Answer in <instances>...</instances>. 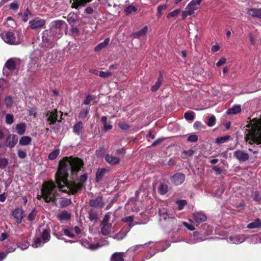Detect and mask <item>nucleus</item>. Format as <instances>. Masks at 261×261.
<instances>
[{"label": "nucleus", "instance_id": "1", "mask_svg": "<svg viewBox=\"0 0 261 261\" xmlns=\"http://www.w3.org/2000/svg\"><path fill=\"white\" fill-rule=\"evenodd\" d=\"M84 162L77 157L65 156L59 161L57 171L55 173L56 184L60 190L69 195H75L82 190L84 184L87 181L88 175L83 174L79 178V182L68 179L69 172H71V178H76L79 172L84 168Z\"/></svg>", "mask_w": 261, "mask_h": 261}, {"label": "nucleus", "instance_id": "2", "mask_svg": "<svg viewBox=\"0 0 261 261\" xmlns=\"http://www.w3.org/2000/svg\"><path fill=\"white\" fill-rule=\"evenodd\" d=\"M246 127L249 128L246 129L247 133L245 136L246 142L252 144H261V117L259 119L253 118L250 120Z\"/></svg>", "mask_w": 261, "mask_h": 261}, {"label": "nucleus", "instance_id": "3", "mask_svg": "<svg viewBox=\"0 0 261 261\" xmlns=\"http://www.w3.org/2000/svg\"><path fill=\"white\" fill-rule=\"evenodd\" d=\"M56 186L58 185L53 180L45 181L42 184L41 195H38L37 199L40 200L42 198L46 203L53 202L54 203H56L57 199L54 190L56 189Z\"/></svg>", "mask_w": 261, "mask_h": 261}, {"label": "nucleus", "instance_id": "4", "mask_svg": "<svg viewBox=\"0 0 261 261\" xmlns=\"http://www.w3.org/2000/svg\"><path fill=\"white\" fill-rule=\"evenodd\" d=\"M66 23L63 20H56L52 21L50 24V30L52 35L56 38H60L63 35V28Z\"/></svg>", "mask_w": 261, "mask_h": 261}, {"label": "nucleus", "instance_id": "5", "mask_svg": "<svg viewBox=\"0 0 261 261\" xmlns=\"http://www.w3.org/2000/svg\"><path fill=\"white\" fill-rule=\"evenodd\" d=\"M202 0H192L187 6L185 11L182 13V18L185 19L188 15L193 14L198 9Z\"/></svg>", "mask_w": 261, "mask_h": 261}, {"label": "nucleus", "instance_id": "6", "mask_svg": "<svg viewBox=\"0 0 261 261\" xmlns=\"http://www.w3.org/2000/svg\"><path fill=\"white\" fill-rule=\"evenodd\" d=\"M42 44H44L46 48H51L53 47L54 42L58 39L52 35L51 31L45 30L42 32Z\"/></svg>", "mask_w": 261, "mask_h": 261}, {"label": "nucleus", "instance_id": "7", "mask_svg": "<svg viewBox=\"0 0 261 261\" xmlns=\"http://www.w3.org/2000/svg\"><path fill=\"white\" fill-rule=\"evenodd\" d=\"M3 40L11 45H17L20 43L19 39H16L15 34L13 32L8 31L2 35Z\"/></svg>", "mask_w": 261, "mask_h": 261}, {"label": "nucleus", "instance_id": "8", "mask_svg": "<svg viewBox=\"0 0 261 261\" xmlns=\"http://www.w3.org/2000/svg\"><path fill=\"white\" fill-rule=\"evenodd\" d=\"M233 157L240 163H243L249 160V155L244 150H237L233 152Z\"/></svg>", "mask_w": 261, "mask_h": 261}, {"label": "nucleus", "instance_id": "9", "mask_svg": "<svg viewBox=\"0 0 261 261\" xmlns=\"http://www.w3.org/2000/svg\"><path fill=\"white\" fill-rule=\"evenodd\" d=\"M46 23L44 19L36 18L30 20L29 24L30 28L33 30H38L43 28Z\"/></svg>", "mask_w": 261, "mask_h": 261}, {"label": "nucleus", "instance_id": "10", "mask_svg": "<svg viewBox=\"0 0 261 261\" xmlns=\"http://www.w3.org/2000/svg\"><path fill=\"white\" fill-rule=\"evenodd\" d=\"M89 205L92 207H103L105 202L101 196L96 197L94 199L89 200Z\"/></svg>", "mask_w": 261, "mask_h": 261}, {"label": "nucleus", "instance_id": "11", "mask_svg": "<svg viewBox=\"0 0 261 261\" xmlns=\"http://www.w3.org/2000/svg\"><path fill=\"white\" fill-rule=\"evenodd\" d=\"M92 0H69L71 4V7L75 9H79L85 7L87 3H90Z\"/></svg>", "mask_w": 261, "mask_h": 261}, {"label": "nucleus", "instance_id": "12", "mask_svg": "<svg viewBox=\"0 0 261 261\" xmlns=\"http://www.w3.org/2000/svg\"><path fill=\"white\" fill-rule=\"evenodd\" d=\"M46 117L47 118V121L49 123V124H54L57 121H58V110L55 109L51 111H49L46 114Z\"/></svg>", "mask_w": 261, "mask_h": 261}, {"label": "nucleus", "instance_id": "13", "mask_svg": "<svg viewBox=\"0 0 261 261\" xmlns=\"http://www.w3.org/2000/svg\"><path fill=\"white\" fill-rule=\"evenodd\" d=\"M186 176L184 173H176L171 177V182L175 185L183 184L185 180Z\"/></svg>", "mask_w": 261, "mask_h": 261}, {"label": "nucleus", "instance_id": "14", "mask_svg": "<svg viewBox=\"0 0 261 261\" xmlns=\"http://www.w3.org/2000/svg\"><path fill=\"white\" fill-rule=\"evenodd\" d=\"M12 216L16 219V222L20 224L24 218V211L19 207L16 208L12 212Z\"/></svg>", "mask_w": 261, "mask_h": 261}, {"label": "nucleus", "instance_id": "15", "mask_svg": "<svg viewBox=\"0 0 261 261\" xmlns=\"http://www.w3.org/2000/svg\"><path fill=\"white\" fill-rule=\"evenodd\" d=\"M17 142H18V137L15 135H10L7 138L6 145L10 148H13Z\"/></svg>", "mask_w": 261, "mask_h": 261}, {"label": "nucleus", "instance_id": "16", "mask_svg": "<svg viewBox=\"0 0 261 261\" xmlns=\"http://www.w3.org/2000/svg\"><path fill=\"white\" fill-rule=\"evenodd\" d=\"M24 64L23 60L19 58H11L8 60L5 65H19Z\"/></svg>", "mask_w": 261, "mask_h": 261}, {"label": "nucleus", "instance_id": "17", "mask_svg": "<svg viewBox=\"0 0 261 261\" xmlns=\"http://www.w3.org/2000/svg\"><path fill=\"white\" fill-rule=\"evenodd\" d=\"M83 128L84 125L82 121H78L74 126H73V132L77 136H81Z\"/></svg>", "mask_w": 261, "mask_h": 261}, {"label": "nucleus", "instance_id": "18", "mask_svg": "<svg viewBox=\"0 0 261 261\" xmlns=\"http://www.w3.org/2000/svg\"><path fill=\"white\" fill-rule=\"evenodd\" d=\"M105 160L108 164L112 166L116 165L120 162L119 158L114 157L109 154H107L106 155Z\"/></svg>", "mask_w": 261, "mask_h": 261}, {"label": "nucleus", "instance_id": "19", "mask_svg": "<svg viewBox=\"0 0 261 261\" xmlns=\"http://www.w3.org/2000/svg\"><path fill=\"white\" fill-rule=\"evenodd\" d=\"M163 81V74L162 72L160 71L158 81H156L155 84L151 87V90L153 92L157 91L159 90L160 86L162 85Z\"/></svg>", "mask_w": 261, "mask_h": 261}, {"label": "nucleus", "instance_id": "20", "mask_svg": "<svg viewBox=\"0 0 261 261\" xmlns=\"http://www.w3.org/2000/svg\"><path fill=\"white\" fill-rule=\"evenodd\" d=\"M247 13L251 16L261 19V8H249L247 9Z\"/></svg>", "mask_w": 261, "mask_h": 261}, {"label": "nucleus", "instance_id": "21", "mask_svg": "<svg viewBox=\"0 0 261 261\" xmlns=\"http://www.w3.org/2000/svg\"><path fill=\"white\" fill-rule=\"evenodd\" d=\"M194 221L197 223H200L206 220V217L204 213L201 212L194 213L193 214Z\"/></svg>", "mask_w": 261, "mask_h": 261}, {"label": "nucleus", "instance_id": "22", "mask_svg": "<svg viewBox=\"0 0 261 261\" xmlns=\"http://www.w3.org/2000/svg\"><path fill=\"white\" fill-rule=\"evenodd\" d=\"M110 39L109 38H106L103 42L99 43L95 47L94 51L97 52L105 49L110 43Z\"/></svg>", "mask_w": 261, "mask_h": 261}, {"label": "nucleus", "instance_id": "23", "mask_svg": "<svg viewBox=\"0 0 261 261\" xmlns=\"http://www.w3.org/2000/svg\"><path fill=\"white\" fill-rule=\"evenodd\" d=\"M111 223H101V233L104 236H107L111 231Z\"/></svg>", "mask_w": 261, "mask_h": 261}, {"label": "nucleus", "instance_id": "24", "mask_svg": "<svg viewBox=\"0 0 261 261\" xmlns=\"http://www.w3.org/2000/svg\"><path fill=\"white\" fill-rule=\"evenodd\" d=\"M57 218L59 221H68L71 219V214L66 211H63L57 215Z\"/></svg>", "mask_w": 261, "mask_h": 261}, {"label": "nucleus", "instance_id": "25", "mask_svg": "<svg viewBox=\"0 0 261 261\" xmlns=\"http://www.w3.org/2000/svg\"><path fill=\"white\" fill-rule=\"evenodd\" d=\"M16 132L19 135L24 134L26 130V125L24 122H21L15 125Z\"/></svg>", "mask_w": 261, "mask_h": 261}, {"label": "nucleus", "instance_id": "26", "mask_svg": "<svg viewBox=\"0 0 261 261\" xmlns=\"http://www.w3.org/2000/svg\"><path fill=\"white\" fill-rule=\"evenodd\" d=\"M98 212L92 208L88 211V218L91 221H97L98 218Z\"/></svg>", "mask_w": 261, "mask_h": 261}, {"label": "nucleus", "instance_id": "27", "mask_svg": "<svg viewBox=\"0 0 261 261\" xmlns=\"http://www.w3.org/2000/svg\"><path fill=\"white\" fill-rule=\"evenodd\" d=\"M148 31L147 26H145L143 28L139 31L133 33V36L135 38H139L144 36Z\"/></svg>", "mask_w": 261, "mask_h": 261}, {"label": "nucleus", "instance_id": "28", "mask_svg": "<svg viewBox=\"0 0 261 261\" xmlns=\"http://www.w3.org/2000/svg\"><path fill=\"white\" fill-rule=\"evenodd\" d=\"M106 169L105 168H99L96 172L95 181L96 182H99L101 179L103 177L106 172Z\"/></svg>", "mask_w": 261, "mask_h": 261}, {"label": "nucleus", "instance_id": "29", "mask_svg": "<svg viewBox=\"0 0 261 261\" xmlns=\"http://www.w3.org/2000/svg\"><path fill=\"white\" fill-rule=\"evenodd\" d=\"M124 253L122 252H114L111 256L112 261H124Z\"/></svg>", "mask_w": 261, "mask_h": 261}, {"label": "nucleus", "instance_id": "30", "mask_svg": "<svg viewBox=\"0 0 261 261\" xmlns=\"http://www.w3.org/2000/svg\"><path fill=\"white\" fill-rule=\"evenodd\" d=\"M241 111L240 105H234L231 108L228 109L226 113L227 115H234L240 112Z\"/></svg>", "mask_w": 261, "mask_h": 261}, {"label": "nucleus", "instance_id": "31", "mask_svg": "<svg viewBox=\"0 0 261 261\" xmlns=\"http://www.w3.org/2000/svg\"><path fill=\"white\" fill-rule=\"evenodd\" d=\"M122 221L124 223H128L129 228L127 230H126L125 231V233L126 234L128 232V231H129L130 230V228L133 226H134V225L132 224V223L133 222V221H134V217L132 216L125 217L122 219Z\"/></svg>", "mask_w": 261, "mask_h": 261}, {"label": "nucleus", "instance_id": "32", "mask_svg": "<svg viewBox=\"0 0 261 261\" xmlns=\"http://www.w3.org/2000/svg\"><path fill=\"white\" fill-rule=\"evenodd\" d=\"M247 227L249 229H254L261 227V220L259 219H256L253 222H250L247 225Z\"/></svg>", "mask_w": 261, "mask_h": 261}, {"label": "nucleus", "instance_id": "33", "mask_svg": "<svg viewBox=\"0 0 261 261\" xmlns=\"http://www.w3.org/2000/svg\"><path fill=\"white\" fill-rule=\"evenodd\" d=\"M168 186L167 185L165 184H161L159 185L158 187V192L160 195H165L168 193Z\"/></svg>", "mask_w": 261, "mask_h": 261}, {"label": "nucleus", "instance_id": "34", "mask_svg": "<svg viewBox=\"0 0 261 261\" xmlns=\"http://www.w3.org/2000/svg\"><path fill=\"white\" fill-rule=\"evenodd\" d=\"M32 141V138L31 137L24 136L20 138L19 142V145L21 146H26L29 145Z\"/></svg>", "mask_w": 261, "mask_h": 261}, {"label": "nucleus", "instance_id": "35", "mask_svg": "<svg viewBox=\"0 0 261 261\" xmlns=\"http://www.w3.org/2000/svg\"><path fill=\"white\" fill-rule=\"evenodd\" d=\"M50 232L48 229L43 230L41 235V238L44 242H47L50 239Z\"/></svg>", "mask_w": 261, "mask_h": 261}, {"label": "nucleus", "instance_id": "36", "mask_svg": "<svg viewBox=\"0 0 261 261\" xmlns=\"http://www.w3.org/2000/svg\"><path fill=\"white\" fill-rule=\"evenodd\" d=\"M60 150L59 148L54 150L53 152L49 153L48 158L50 160H54L58 158L60 154Z\"/></svg>", "mask_w": 261, "mask_h": 261}, {"label": "nucleus", "instance_id": "37", "mask_svg": "<svg viewBox=\"0 0 261 261\" xmlns=\"http://www.w3.org/2000/svg\"><path fill=\"white\" fill-rule=\"evenodd\" d=\"M176 203L177 205V210L181 211L184 208L185 205L187 204L186 200H178L176 201Z\"/></svg>", "mask_w": 261, "mask_h": 261}, {"label": "nucleus", "instance_id": "38", "mask_svg": "<svg viewBox=\"0 0 261 261\" xmlns=\"http://www.w3.org/2000/svg\"><path fill=\"white\" fill-rule=\"evenodd\" d=\"M184 116L187 120L193 121L194 119L195 114L193 111H188L185 113Z\"/></svg>", "mask_w": 261, "mask_h": 261}, {"label": "nucleus", "instance_id": "39", "mask_svg": "<svg viewBox=\"0 0 261 261\" xmlns=\"http://www.w3.org/2000/svg\"><path fill=\"white\" fill-rule=\"evenodd\" d=\"M230 138V136L227 135L223 137H217L216 139V143L218 144H220L226 142Z\"/></svg>", "mask_w": 261, "mask_h": 261}, {"label": "nucleus", "instance_id": "40", "mask_svg": "<svg viewBox=\"0 0 261 261\" xmlns=\"http://www.w3.org/2000/svg\"><path fill=\"white\" fill-rule=\"evenodd\" d=\"M71 204V200L67 198H62L60 201V206L62 208L68 206Z\"/></svg>", "mask_w": 261, "mask_h": 261}, {"label": "nucleus", "instance_id": "41", "mask_svg": "<svg viewBox=\"0 0 261 261\" xmlns=\"http://www.w3.org/2000/svg\"><path fill=\"white\" fill-rule=\"evenodd\" d=\"M42 238L40 237H36L34 239L33 243L32 244L33 247H40L42 246Z\"/></svg>", "mask_w": 261, "mask_h": 261}, {"label": "nucleus", "instance_id": "42", "mask_svg": "<svg viewBox=\"0 0 261 261\" xmlns=\"http://www.w3.org/2000/svg\"><path fill=\"white\" fill-rule=\"evenodd\" d=\"M193 239L196 242H201L204 240V239L202 237V234L198 231H195L193 233Z\"/></svg>", "mask_w": 261, "mask_h": 261}, {"label": "nucleus", "instance_id": "43", "mask_svg": "<svg viewBox=\"0 0 261 261\" xmlns=\"http://www.w3.org/2000/svg\"><path fill=\"white\" fill-rule=\"evenodd\" d=\"M4 103L7 108L11 107L13 103L12 97L10 95L7 96L4 99Z\"/></svg>", "mask_w": 261, "mask_h": 261}, {"label": "nucleus", "instance_id": "44", "mask_svg": "<svg viewBox=\"0 0 261 261\" xmlns=\"http://www.w3.org/2000/svg\"><path fill=\"white\" fill-rule=\"evenodd\" d=\"M89 108L83 109L79 113V118H84L88 116L89 113Z\"/></svg>", "mask_w": 261, "mask_h": 261}, {"label": "nucleus", "instance_id": "45", "mask_svg": "<svg viewBox=\"0 0 261 261\" xmlns=\"http://www.w3.org/2000/svg\"><path fill=\"white\" fill-rule=\"evenodd\" d=\"M77 21L76 16L74 14H69L67 17V21L70 24H74Z\"/></svg>", "mask_w": 261, "mask_h": 261}, {"label": "nucleus", "instance_id": "46", "mask_svg": "<svg viewBox=\"0 0 261 261\" xmlns=\"http://www.w3.org/2000/svg\"><path fill=\"white\" fill-rule=\"evenodd\" d=\"M95 96L93 95H88L86 96V99L84 100L83 104L84 105H89L90 101L94 100Z\"/></svg>", "mask_w": 261, "mask_h": 261}, {"label": "nucleus", "instance_id": "47", "mask_svg": "<svg viewBox=\"0 0 261 261\" xmlns=\"http://www.w3.org/2000/svg\"><path fill=\"white\" fill-rule=\"evenodd\" d=\"M137 11V9L133 5H130L127 7L125 10V14L126 15H129L131 14L133 12H136Z\"/></svg>", "mask_w": 261, "mask_h": 261}, {"label": "nucleus", "instance_id": "48", "mask_svg": "<svg viewBox=\"0 0 261 261\" xmlns=\"http://www.w3.org/2000/svg\"><path fill=\"white\" fill-rule=\"evenodd\" d=\"M16 69V66H4L3 69V73L8 75V71H12Z\"/></svg>", "mask_w": 261, "mask_h": 261}, {"label": "nucleus", "instance_id": "49", "mask_svg": "<svg viewBox=\"0 0 261 261\" xmlns=\"http://www.w3.org/2000/svg\"><path fill=\"white\" fill-rule=\"evenodd\" d=\"M252 196H253V200L259 203L261 202V196L260 195L259 191H255Z\"/></svg>", "mask_w": 261, "mask_h": 261}, {"label": "nucleus", "instance_id": "50", "mask_svg": "<svg viewBox=\"0 0 261 261\" xmlns=\"http://www.w3.org/2000/svg\"><path fill=\"white\" fill-rule=\"evenodd\" d=\"M99 75L102 78L106 79L111 77L112 75V73L109 71L106 72L100 71Z\"/></svg>", "mask_w": 261, "mask_h": 261}, {"label": "nucleus", "instance_id": "51", "mask_svg": "<svg viewBox=\"0 0 261 261\" xmlns=\"http://www.w3.org/2000/svg\"><path fill=\"white\" fill-rule=\"evenodd\" d=\"M181 11L180 9H176L173 11L172 12H170L167 16L168 18L171 17H174L177 16L180 13Z\"/></svg>", "mask_w": 261, "mask_h": 261}, {"label": "nucleus", "instance_id": "52", "mask_svg": "<svg viewBox=\"0 0 261 261\" xmlns=\"http://www.w3.org/2000/svg\"><path fill=\"white\" fill-rule=\"evenodd\" d=\"M198 137L196 135L192 134L187 138V141L188 142H197Z\"/></svg>", "mask_w": 261, "mask_h": 261}, {"label": "nucleus", "instance_id": "53", "mask_svg": "<svg viewBox=\"0 0 261 261\" xmlns=\"http://www.w3.org/2000/svg\"><path fill=\"white\" fill-rule=\"evenodd\" d=\"M6 122L8 124H12L14 122V117L12 114H8L6 116Z\"/></svg>", "mask_w": 261, "mask_h": 261}, {"label": "nucleus", "instance_id": "54", "mask_svg": "<svg viewBox=\"0 0 261 261\" xmlns=\"http://www.w3.org/2000/svg\"><path fill=\"white\" fill-rule=\"evenodd\" d=\"M216 122V118L214 115L210 116L208 119V121L207 123V125L209 127H212L215 125Z\"/></svg>", "mask_w": 261, "mask_h": 261}, {"label": "nucleus", "instance_id": "55", "mask_svg": "<svg viewBox=\"0 0 261 261\" xmlns=\"http://www.w3.org/2000/svg\"><path fill=\"white\" fill-rule=\"evenodd\" d=\"M167 8V6L166 5H160L158 7V15L160 17L163 11L165 10Z\"/></svg>", "mask_w": 261, "mask_h": 261}, {"label": "nucleus", "instance_id": "56", "mask_svg": "<svg viewBox=\"0 0 261 261\" xmlns=\"http://www.w3.org/2000/svg\"><path fill=\"white\" fill-rule=\"evenodd\" d=\"M118 127L122 130H127L130 126L127 123L122 122L118 123Z\"/></svg>", "mask_w": 261, "mask_h": 261}, {"label": "nucleus", "instance_id": "57", "mask_svg": "<svg viewBox=\"0 0 261 261\" xmlns=\"http://www.w3.org/2000/svg\"><path fill=\"white\" fill-rule=\"evenodd\" d=\"M8 164L7 159H0V168L4 169L6 167Z\"/></svg>", "mask_w": 261, "mask_h": 261}, {"label": "nucleus", "instance_id": "58", "mask_svg": "<svg viewBox=\"0 0 261 261\" xmlns=\"http://www.w3.org/2000/svg\"><path fill=\"white\" fill-rule=\"evenodd\" d=\"M36 210L34 208L33 211L28 215V219L30 221H33L35 219Z\"/></svg>", "mask_w": 261, "mask_h": 261}, {"label": "nucleus", "instance_id": "59", "mask_svg": "<svg viewBox=\"0 0 261 261\" xmlns=\"http://www.w3.org/2000/svg\"><path fill=\"white\" fill-rule=\"evenodd\" d=\"M9 7L10 9L17 10L18 9L19 5L17 2H14L10 4Z\"/></svg>", "mask_w": 261, "mask_h": 261}, {"label": "nucleus", "instance_id": "60", "mask_svg": "<svg viewBox=\"0 0 261 261\" xmlns=\"http://www.w3.org/2000/svg\"><path fill=\"white\" fill-rule=\"evenodd\" d=\"M70 32L72 34L75 35H78L79 34V29L76 27H74L72 25L70 28Z\"/></svg>", "mask_w": 261, "mask_h": 261}, {"label": "nucleus", "instance_id": "61", "mask_svg": "<svg viewBox=\"0 0 261 261\" xmlns=\"http://www.w3.org/2000/svg\"><path fill=\"white\" fill-rule=\"evenodd\" d=\"M64 234L65 236L70 237L71 238H74L75 237V235L71 233L69 229H65L64 230Z\"/></svg>", "mask_w": 261, "mask_h": 261}, {"label": "nucleus", "instance_id": "62", "mask_svg": "<svg viewBox=\"0 0 261 261\" xmlns=\"http://www.w3.org/2000/svg\"><path fill=\"white\" fill-rule=\"evenodd\" d=\"M106 150L104 147H100L99 149L96 150V154L98 155H101L105 153Z\"/></svg>", "mask_w": 261, "mask_h": 261}, {"label": "nucleus", "instance_id": "63", "mask_svg": "<svg viewBox=\"0 0 261 261\" xmlns=\"http://www.w3.org/2000/svg\"><path fill=\"white\" fill-rule=\"evenodd\" d=\"M94 12V9L91 6L87 7L84 10V13L87 14H92Z\"/></svg>", "mask_w": 261, "mask_h": 261}, {"label": "nucleus", "instance_id": "64", "mask_svg": "<svg viewBox=\"0 0 261 261\" xmlns=\"http://www.w3.org/2000/svg\"><path fill=\"white\" fill-rule=\"evenodd\" d=\"M18 155L20 159H25L27 156V153L23 150H18Z\"/></svg>", "mask_w": 261, "mask_h": 261}]
</instances>
